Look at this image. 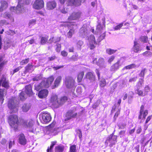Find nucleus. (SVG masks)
Instances as JSON below:
<instances>
[{"label":"nucleus","mask_w":152,"mask_h":152,"mask_svg":"<svg viewBox=\"0 0 152 152\" xmlns=\"http://www.w3.org/2000/svg\"><path fill=\"white\" fill-rule=\"evenodd\" d=\"M54 79L53 77L52 76L48 78L46 82L43 81L38 85H35V89L38 91L43 87L48 88L53 82Z\"/></svg>","instance_id":"nucleus-1"},{"label":"nucleus","mask_w":152,"mask_h":152,"mask_svg":"<svg viewBox=\"0 0 152 152\" xmlns=\"http://www.w3.org/2000/svg\"><path fill=\"white\" fill-rule=\"evenodd\" d=\"M8 106L11 113H15L18 111V104L15 98H12L9 100Z\"/></svg>","instance_id":"nucleus-2"},{"label":"nucleus","mask_w":152,"mask_h":152,"mask_svg":"<svg viewBox=\"0 0 152 152\" xmlns=\"http://www.w3.org/2000/svg\"><path fill=\"white\" fill-rule=\"evenodd\" d=\"M8 121L11 127L16 131L19 124L18 116L14 115H10L9 117Z\"/></svg>","instance_id":"nucleus-3"},{"label":"nucleus","mask_w":152,"mask_h":152,"mask_svg":"<svg viewBox=\"0 0 152 152\" xmlns=\"http://www.w3.org/2000/svg\"><path fill=\"white\" fill-rule=\"evenodd\" d=\"M31 89L32 86L31 85L26 86L25 90L26 94H24L23 91L21 92L19 95L20 99L22 100H23L26 98L27 95L29 96L32 95V92Z\"/></svg>","instance_id":"nucleus-4"},{"label":"nucleus","mask_w":152,"mask_h":152,"mask_svg":"<svg viewBox=\"0 0 152 152\" xmlns=\"http://www.w3.org/2000/svg\"><path fill=\"white\" fill-rule=\"evenodd\" d=\"M117 136L114 135L113 133L111 134L107 138L105 141V143L108 144H109V146L110 147H112L113 145L115 144L117 142Z\"/></svg>","instance_id":"nucleus-5"},{"label":"nucleus","mask_w":152,"mask_h":152,"mask_svg":"<svg viewBox=\"0 0 152 152\" xmlns=\"http://www.w3.org/2000/svg\"><path fill=\"white\" fill-rule=\"evenodd\" d=\"M40 119L42 123L46 124L49 122L51 118L50 114L48 112H42L39 115Z\"/></svg>","instance_id":"nucleus-6"},{"label":"nucleus","mask_w":152,"mask_h":152,"mask_svg":"<svg viewBox=\"0 0 152 152\" xmlns=\"http://www.w3.org/2000/svg\"><path fill=\"white\" fill-rule=\"evenodd\" d=\"M34 121L32 120H30L27 121H24L23 122V125L25 127L28 128L29 129V131L34 132L36 131V128H35L34 126Z\"/></svg>","instance_id":"nucleus-7"},{"label":"nucleus","mask_w":152,"mask_h":152,"mask_svg":"<svg viewBox=\"0 0 152 152\" xmlns=\"http://www.w3.org/2000/svg\"><path fill=\"white\" fill-rule=\"evenodd\" d=\"M89 48L90 50L94 49L95 48V45H99V43L97 42L94 36L92 34L90 36L89 38Z\"/></svg>","instance_id":"nucleus-8"},{"label":"nucleus","mask_w":152,"mask_h":152,"mask_svg":"<svg viewBox=\"0 0 152 152\" xmlns=\"http://www.w3.org/2000/svg\"><path fill=\"white\" fill-rule=\"evenodd\" d=\"M144 106L142 105L141 106L139 111V114L138 116V119H141L142 118L143 119L145 118L146 117L148 114V110H144Z\"/></svg>","instance_id":"nucleus-9"},{"label":"nucleus","mask_w":152,"mask_h":152,"mask_svg":"<svg viewBox=\"0 0 152 152\" xmlns=\"http://www.w3.org/2000/svg\"><path fill=\"white\" fill-rule=\"evenodd\" d=\"M44 5V3L42 0H36L33 5L34 8L36 10L42 9Z\"/></svg>","instance_id":"nucleus-10"},{"label":"nucleus","mask_w":152,"mask_h":152,"mask_svg":"<svg viewBox=\"0 0 152 152\" xmlns=\"http://www.w3.org/2000/svg\"><path fill=\"white\" fill-rule=\"evenodd\" d=\"M85 77L89 80L90 82L92 83L96 81V76L94 73L92 72H87L85 76Z\"/></svg>","instance_id":"nucleus-11"},{"label":"nucleus","mask_w":152,"mask_h":152,"mask_svg":"<svg viewBox=\"0 0 152 152\" xmlns=\"http://www.w3.org/2000/svg\"><path fill=\"white\" fill-rule=\"evenodd\" d=\"M56 124V122L54 121L49 126V130L50 133L53 135L57 134L59 131V130H58V128L55 126Z\"/></svg>","instance_id":"nucleus-12"},{"label":"nucleus","mask_w":152,"mask_h":152,"mask_svg":"<svg viewBox=\"0 0 152 152\" xmlns=\"http://www.w3.org/2000/svg\"><path fill=\"white\" fill-rule=\"evenodd\" d=\"M50 103L54 107H58V96L55 94H53L50 99Z\"/></svg>","instance_id":"nucleus-13"},{"label":"nucleus","mask_w":152,"mask_h":152,"mask_svg":"<svg viewBox=\"0 0 152 152\" xmlns=\"http://www.w3.org/2000/svg\"><path fill=\"white\" fill-rule=\"evenodd\" d=\"M134 44L132 48L133 51L136 53H138L140 52L141 50V49L140 48V45L138 42L136 38H135L134 41Z\"/></svg>","instance_id":"nucleus-14"},{"label":"nucleus","mask_w":152,"mask_h":152,"mask_svg":"<svg viewBox=\"0 0 152 152\" xmlns=\"http://www.w3.org/2000/svg\"><path fill=\"white\" fill-rule=\"evenodd\" d=\"M2 85V86L7 89L9 88V82L8 80H7L4 76L2 75L0 80V86Z\"/></svg>","instance_id":"nucleus-15"},{"label":"nucleus","mask_w":152,"mask_h":152,"mask_svg":"<svg viewBox=\"0 0 152 152\" xmlns=\"http://www.w3.org/2000/svg\"><path fill=\"white\" fill-rule=\"evenodd\" d=\"M120 63V60H118L116 62L114 63L111 66L110 69V71L114 72L118 69L121 65Z\"/></svg>","instance_id":"nucleus-16"},{"label":"nucleus","mask_w":152,"mask_h":152,"mask_svg":"<svg viewBox=\"0 0 152 152\" xmlns=\"http://www.w3.org/2000/svg\"><path fill=\"white\" fill-rule=\"evenodd\" d=\"M75 80L72 77H68L67 80V88H71L74 87Z\"/></svg>","instance_id":"nucleus-17"},{"label":"nucleus","mask_w":152,"mask_h":152,"mask_svg":"<svg viewBox=\"0 0 152 152\" xmlns=\"http://www.w3.org/2000/svg\"><path fill=\"white\" fill-rule=\"evenodd\" d=\"M48 94V90L46 89H45L39 92L38 96L40 98H45L47 96Z\"/></svg>","instance_id":"nucleus-18"},{"label":"nucleus","mask_w":152,"mask_h":152,"mask_svg":"<svg viewBox=\"0 0 152 152\" xmlns=\"http://www.w3.org/2000/svg\"><path fill=\"white\" fill-rule=\"evenodd\" d=\"M77 115V113H74L72 110H70L67 112V120L76 117Z\"/></svg>","instance_id":"nucleus-19"},{"label":"nucleus","mask_w":152,"mask_h":152,"mask_svg":"<svg viewBox=\"0 0 152 152\" xmlns=\"http://www.w3.org/2000/svg\"><path fill=\"white\" fill-rule=\"evenodd\" d=\"M81 3V0H69L68 5L78 6L80 5Z\"/></svg>","instance_id":"nucleus-20"},{"label":"nucleus","mask_w":152,"mask_h":152,"mask_svg":"<svg viewBox=\"0 0 152 152\" xmlns=\"http://www.w3.org/2000/svg\"><path fill=\"white\" fill-rule=\"evenodd\" d=\"M19 142L22 145H25L26 144V140L23 134H20L19 135Z\"/></svg>","instance_id":"nucleus-21"},{"label":"nucleus","mask_w":152,"mask_h":152,"mask_svg":"<svg viewBox=\"0 0 152 152\" xmlns=\"http://www.w3.org/2000/svg\"><path fill=\"white\" fill-rule=\"evenodd\" d=\"M80 17V14L78 13H73L68 18L69 21L75 20L79 18Z\"/></svg>","instance_id":"nucleus-22"},{"label":"nucleus","mask_w":152,"mask_h":152,"mask_svg":"<svg viewBox=\"0 0 152 152\" xmlns=\"http://www.w3.org/2000/svg\"><path fill=\"white\" fill-rule=\"evenodd\" d=\"M84 75V71H80L78 73L77 81L78 83H80L82 82Z\"/></svg>","instance_id":"nucleus-23"},{"label":"nucleus","mask_w":152,"mask_h":152,"mask_svg":"<svg viewBox=\"0 0 152 152\" xmlns=\"http://www.w3.org/2000/svg\"><path fill=\"white\" fill-rule=\"evenodd\" d=\"M88 29L87 27H81L79 31V34L80 36H85L87 34Z\"/></svg>","instance_id":"nucleus-24"},{"label":"nucleus","mask_w":152,"mask_h":152,"mask_svg":"<svg viewBox=\"0 0 152 152\" xmlns=\"http://www.w3.org/2000/svg\"><path fill=\"white\" fill-rule=\"evenodd\" d=\"M56 6V4L54 1H49L47 3L48 8L51 10L54 9Z\"/></svg>","instance_id":"nucleus-25"},{"label":"nucleus","mask_w":152,"mask_h":152,"mask_svg":"<svg viewBox=\"0 0 152 152\" xmlns=\"http://www.w3.org/2000/svg\"><path fill=\"white\" fill-rule=\"evenodd\" d=\"M31 105L29 104H24L22 107V109L23 111L24 112H27L30 108Z\"/></svg>","instance_id":"nucleus-26"},{"label":"nucleus","mask_w":152,"mask_h":152,"mask_svg":"<svg viewBox=\"0 0 152 152\" xmlns=\"http://www.w3.org/2000/svg\"><path fill=\"white\" fill-rule=\"evenodd\" d=\"M139 39L140 42L143 43H147L148 41V38L147 36H141L140 37Z\"/></svg>","instance_id":"nucleus-27"},{"label":"nucleus","mask_w":152,"mask_h":152,"mask_svg":"<svg viewBox=\"0 0 152 152\" xmlns=\"http://www.w3.org/2000/svg\"><path fill=\"white\" fill-rule=\"evenodd\" d=\"M3 16L4 17L9 19L10 22H13L14 21L13 17L11 14L6 12L4 14Z\"/></svg>","instance_id":"nucleus-28"},{"label":"nucleus","mask_w":152,"mask_h":152,"mask_svg":"<svg viewBox=\"0 0 152 152\" xmlns=\"http://www.w3.org/2000/svg\"><path fill=\"white\" fill-rule=\"evenodd\" d=\"M1 7L0 10H5L7 9L8 7V4L5 1H2L1 2Z\"/></svg>","instance_id":"nucleus-29"},{"label":"nucleus","mask_w":152,"mask_h":152,"mask_svg":"<svg viewBox=\"0 0 152 152\" xmlns=\"http://www.w3.org/2000/svg\"><path fill=\"white\" fill-rule=\"evenodd\" d=\"M107 85L105 79L102 78L99 81V86L101 88H104Z\"/></svg>","instance_id":"nucleus-30"},{"label":"nucleus","mask_w":152,"mask_h":152,"mask_svg":"<svg viewBox=\"0 0 152 152\" xmlns=\"http://www.w3.org/2000/svg\"><path fill=\"white\" fill-rule=\"evenodd\" d=\"M144 80L143 78L139 79L136 86L137 88H140V87H141L144 83Z\"/></svg>","instance_id":"nucleus-31"},{"label":"nucleus","mask_w":152,"mask_h":152,"mask_svg":"<svg viewBox=\"0 0 152 152\" xmlns=\"http://www.w3.org/2000/svg\"><path fill=\"white\" fill-rule=\"evenodd\" d=\"M12 45V40H8L5 42L4 48L5 49H7L8 47Z\"/></svg>","instance_id":"nucleus-32"},{"label":"nucleus","mask_w":152,"mask_h":152,"mask_svg":"<svg viewBox=\"0 0 152 152\" xmlns=\"http://www.w3.org/2000/svg\"><path fill=\"white\" fill-rule=\"evenodd\" d=\"M60 40V39L59 37L55 38L52 37L49 39L48 42L49 43H51L52 42L56 43L59 42Z\"/></svg>","instance_id":"nucleus-33"},{"label":"nucleus","mask_w":152,"mask_h":152,"mask_svg":"<svg viewBox=\"0 0 152 152\" xmlns=\"http://www.w3.org/2000/svg\"><path fill=\"white\" fill-rule=\"evenodd\" d=\"M64 150V147L62 145H59L55 147V152H62Z\"/></svg>","instance_id":"nucleus-34"},{"label":"nucleus","mask_w":152,"mask_h":152,"mask_svg":"<svg viewBox=\"0 0 152 152\" xmlns=\"http://www.w3.org/2000/svg\"><path fill=\"white\" fill-rule=\"evenodd\" d=\"M61 77L60 76L56 78L55 80V81L54 83V86L55 87L58 86L61 80Z\"/></svg>","instance_id":"nucleus-35"},{"label":"nucleus","mask_w":152,"mask_h":152,"mask_svg":"<svg viewBox=\"0 0 152 152\" xmlns=\"http://www.w3.org/2000/svg\"><path fill=\"white\" fill-rule=\"evenodd\" d=\"M33 70V66L31 65L28 64L25 68V72H31Z\"/></svg>","instance_id":"nucleus-36"},{"label":"nucleus","mask_w":152,"mask_h":152,"mask_svg":"<svg viewBox=\"0 0 152 152\" xmlns=\"http://www.w3.org/2000/svg\"><path fill=\"white\" fill-rule=\"evenodd\" d=\"M135 91L139 96H145L143 91L140 90V88H137V89L135 90Z\"/></svg>","instance_id":"nucleus-37"},{"label":"nucleus","mask_w":152,"mask_h":152,"mask_svg":"<svg viewBox=\"0 0 152 152\" xmlns=\"http://www.w3.org/2000/svg\"><path fill=\"white\" fill-rule=\"evenodd\" d=\"M117 51V50H115L112 49L110 48H109L106 50V52L108 54L111 55L115 53Z\"/></svg>","instance_id":"nucleus-38"},{"label":"nucleus","mask_w":152,"mask_h":152,"mask_svg":"<svg viewBox=\"0 0 152 152\" xmlns=\"http://www.w3.org/2000/svg\"><path fill=\"white\" fill-rule=\"evenodd\" d=\"M66 100V97L63 96L61 97L60 100L58 101V106L59 105L61 104L64 103Z\"/></svg>","instance_id":"nucleus-39"},{"label":"nucleus","mask_w":152,"mask_h":152,"mask_svg":"<svg viewBox=\"0 0 152 152\" xmlns=\"http://www.w3.org/2000/svg\"><path fill=\"white\" fill-rule=\"evenodd\" d=\"M18 0V3L16 7H12L10 10H18L20 8H22V7H21V6H20V4L21 3V1H24V0Z\"/></svg>","instance_id":"nucleus-40"},{"label":"nucleus","mask_w":152,"mask_h":152,"mask_svg":"<svg viewBox=\"0 0 152 152\" xmlns=\"http://www.w3.org/2000/svg\"><path fill=\"white\" fill-rule=\"evenodd\" d=\"M56 141H54L52 142L51 144L50 147L49 148L48 147V149H47V152H51L52 149L53 148V146L56 144Z\"/></svg>","instance_id":"nucleus-41"},{"label":"nucleus","mask_w":152,"mask_h":152,"mask_svg":"<svg viewBox=\"0 0 152 152\" xmlns=\"http://www.w3.org/2000/svg\"><path fill=\"white\" fill-rule=\"evenodd\" d=\"M136 65L134 64H132L125 66L124 68L126 69H130L136 67Z\"/></svg>","instance_id":"nucleus-42"},{"label":"nucleus","mask_w":152,"mask_h":152,"mask_svg":"<svg viewBox=\"0 0 152 152\" xmlns=\"http://www.w3.org/2000/svg\"><path fill=\"white\" fill-rule=\"evenodd\" d=\"M146 69L145 68H144L143 69H142L140 73H139V75L140 77H142V78L144 79L145 73V72L146 70Z\"/></svg>","instance_id":"nucleus-43"},{"label":"nucleus","mask_w":152,"mask_h":152,"mask_svg":"<svg viewBox=\"0 0 152 152\" xmlns=\"http://www.w3.org/2000/svg\"><path fill=\"white\" fill-rule=\"evenodd\" d=\"M142 55L144 56L151 57L152 56V53L151 51H146L143 52Z\"/></svg>","instance_id":"nucleus-44"},{"label":"nucleus","mask_w":152,"mask_h":152,"mask_svg":"<svg viewBox=\"0 0 152 152\" xmlns=\"http://www.w3.org/2000/svg\"><path fill=\"white\" fill-rule=\"evenodd\" d=\"M4 90L3 89H0V100H2L3 102L4 99ZM3 103L2 102V103Z\"/></svg>","instance_id":"nucleus-45"},{"label":"nucleus","mask_w":152,"mask_h":152,"mask_svg":"<svg viewBox=\"0 0 152 152\" xmlns=\"http://www.w3.org/2000/svg\"><path fill=\"white\" fill-rule=\"evenodd\" d=\"M36 23V20L35 19H31L29 20L28 23V26L30 27H32V26H33Z\"/></svg>","instance_id":"nucleus-46"},{"label":"nucleus","mask_w":152,"mask_h":152,"mask_svg":"<svg viewBox=\"0 0 152 152\" xmlns=\"http://www.w3.org/2000/svg\"><path fill=\"white\" fill-rule=\"evenodd\" d=\"M76 147L75 145H71L69 148V151L70 152H76Z\"/></svg>","instance_id":"nucleus-47"},{"label":"nucleus","mask_w":152,"mask_h":152,"mask_svg":"<svg viewBox=\"0 0 152 152\" xmlns=\"http://www.w3.org/2000/svg\"><path fill=\"white\" fill-rule=\"evenodd\" d=\"M120 110H118L115 113L114 116L113 117V121H115L117 117H118V115L120 114Z\"/></svg>","instance_id":"nucleus-48"},{"label":"nucleus","mask_w":152,"mask_h":152,"mask_svg":"<svg viewBox=\"0 0 152 152\" xmlns=\"http://www.w3.org/2000/svg\"><path fill=\"white\" fill-rule=\"evenodd\" d=\"M48 39V37L47 36L42 37L41 39V43L42 44H45L47 41Z\"/></svg>","instance_id":"nucleus-49"},{"label":"nucleus","mask_w":152,"mask_h":152,"mask_svg":"<svg viewBox=\"0 0 152 152\" xmlns=\"http://www.w3.org/2000/svg\"><path fill=\"white\" fill-rule=\"evenodd\" d=\"M5 63V61H3L2 57H0V71Z\"/></svg>","instance_id":"nucleus-50"},{"label":"nucleus","mask_w":152,"mask_h":152,"mask_svg":"<svg viewBox=\"0 0 152 152\" xmlns=\"http://www.w3.org/2000/svg\"><path fill=\"white\" fill-rule=\"evenodd\" d=\"M74 32V30L73 29H70L68 33V37L69 38H71Z\"/></svg>","instance_id":"nucleus-51"},{"label":"nucleus","mask_w":152,"mask_h":152,"mask_svg":"<svg viewBox=\"0 0 152 152\" xmlns=\"http://www.w3.org/2000/svg\"><path fill=\"white\" fill-rule=\"evenodd\" d=\"M123 26V23H121L118 25H117L114 28L115 30H118L119 29Z\"/></svg>","instance_id":"nucleus-52"},{"label":"nucleus","mask_w":152,"mask_h":152,"mask_svg":"<svg viewBox=\"0 0 152 152\" xmlns=\"http://www.w3.org/2000/svg\"><path fill=\"white\" fill-rule=\"evenodd\" d=\"M29 59L27 58L24 60H23L20 62V64L23 65L28 63L29 61Z\"/></svg>","instance_id":"nucleus-53"},{"label":"nucleus","mask_w":152,"mask_h":152,"mask_svg":"<svg viewBox=\"0 0 152 152\" xmlns=\"http://www.w3.org/2000/svg\"><path fill=\"white\" fill-rule=\"evenodd\" d=\"M115 58V56L113 55L112 56L109 58L108 60V62L109 63H111L114 60Z\"/></svg>","instance_id":"nucleus-54"},{"label":"nucleus","mask_w":152,"mask_h":152,"mask_svg":"<svg viewBox=\"0 0 152 152\" xmlns=\"http://www.w3.org/2000/svg\"><path fill=\"white\" fill-rule=\"evenodd\" d=\"M150 88L148 85L144 87V92L145 93H148L150 90Z\"/></svg>","instance_id":"nucleus-55"},{"label":"nucleus","mask_w":152,"mask_h":152,"mask_svg":"<svg viewBox=\"0 0 152 152\" xmlns=\"http://www.w3.org/2000/svg\"><path fill=\"white\" fill-rule=\"evenodd\" d=\"M61 45L59 44H57L56 45V50L57 52H59L60 50Z\"/></svg>","instance_id":"nucleus-56"},{"label":"nucleus","mask_w":152,"mask_h":152,"mask_svg":"<svg viewBox=\"0 0 152 152\" xmlns=\"http://www.w3.org/2000/svg\"><path fill=\"white\" fill-rule=\"evenodd\" d=\"M98 62L99 64V66L101 64H104V58H100L98 60Z\"/></svg>","instance_id":"nucleus-57"},{"label":"nucleus","mask_w":152,"mask_h":152,"mask_svg":"<svg viewBox=\"0 0 152 152\" xmlns=\"http://www.w3.org/2000/svg\"><path fill=\"white\" fill-rule=\"evenodd\" d=\"M77 132L78 134L79 138L81 139L82 137V133L80 129H78L77 130Z\"/></svg>","instance_id":"nucleus-58"},{"label":"nucleus","mask_w":152,"mask_h":152,"mask_svg":"<svg viewBox=\"0 0 152 152\" xmlns=\"http://www.w3.org/2000/svg\"><path fill=\"white\" fill-rule=\"evenodd\" d=\"M152 117V115L148 116L147 118L145 123L147 124L151 119Z\"/></svg>","instance_id":"nucleus-59"},{"label":"nucleus","mask_w":152,"mask_h":152,"mask_svg":"<svg viewBox=\"0 0 152 152\" xmlns=\"http://www.w3.org/2000/svg\"><path fill=\"white\" fill-rule=\"evenodd\" d=\"M14 143V140H10L9 141V148H11L12 145H13Z\"/></svg>","instance_id":"nucleus-60"},{"label":"nucleus","mask_w":152,"mask_h":152,"mask_svg":"<svg viewBox=\"0 0 152 152\" xmlns=\"http://www.w3.org/2000/svg\"><path fill=\"white\" fill-rule=\"evenodd\" d=\"M97 74L98 79L99 80L100 78V73L99 72V70L98 69H96L95 70Z\"/></svg>","instance_id":"nucleus-61"},{"label":"nucleus","mask_w":152,"mask_h":152,"mask_svg":"<svg viewBox=\"0 0 152 152\" xmlns=\"http://www.w3.org/2000/svg\"><path fill=\"white\" fill-rule=\"evenodd\" d=\"M22 67L21 66H20L17 67L16 69H14L13 71V72L12 74V75H13L15 73L18 72L20 69H21L22 68Z\"/></svg>","instance_id":"nucleus-62"},{"label":"nucleus","mask_w":152,"mask_h":152,"mask_svg":"<svg viewBox=\"0 0 152 152\" xmlns=\"http://www.w3.org/2000/svg\"><path fill=\"white\" fill-rule=\"evenodd\" d=\"M103 27L100 24H98L97 26V29L101 31L103 29Z\"/></svg>","instance_id":"nucleus-63"},{"label":"nucleus","mask_w":152,"mask_h":152,"mask_svg":"<svg viewBox=\"0 0 152 152\" xmlns=\"http://www.w3.org/2000/svg\"><path fill=\"white\" fill-rule=\"evenodd\" d=\"M125 132L126 131L125 130L121 131L119 133V135H122L121 136H120V137H122L124 136L125 133Z\"/></svg>","instance_id":"nucleus-64"}]
</instances>
